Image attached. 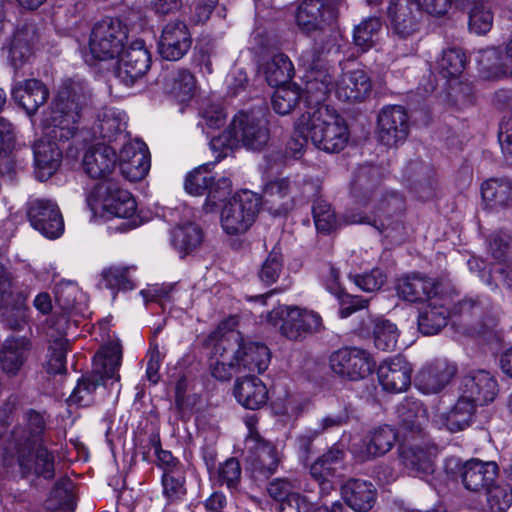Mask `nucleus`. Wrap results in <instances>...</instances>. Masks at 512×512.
Segmentation results:
<instances>
[{
  "label": "nucleus",
  "mask_w": 512,
  "mask_h": 512,
  "mask_svg": "<svg viewBox=\"0 0 512 512\" xmlns=\"http://www.w3.org/2000/svg\"><path fill=\"white\" fill-rule=\"evenodd\" d=\"M91 103V90L82 80H65L43 120V136L34 146L35 173L40 181L59 168L62 150L59 143L69 141L79 130L84 111Z\"/></svg>",
  "instance_id": "1"
},
{
  "label": "nucleus",
  "mask_w": 512,
  "mask_h": 512,
  "mask_svg": "<svg viewBox=\"0 0 512 512\" xmlns=\"http://www.w3.org/2000/svg\"><path fill=\"white\" fill-rule=\"evenodd\" d=\"M377 181V169H359L351 186L356 207L346 211L342 220L344 224L371 225L387 237L394 238V234L403 229L399 215L404 210V200L397 193L377 191Z\"/></svg>",
  "instance_id": "2"
},
{
  "label": "nucleus",
  "mask_w": 512,
  "mask_h": 512,
  "mask_svg": "<svg viewBox=\"0 0 512 512\" xmlns=\"http://www.w3.org/2000/svg\"><path fill=\"white\" fill-rule=\"evenodd\" d=\"M297 129L308 133L311 143L326 153H339L349 140L346 121L329 106L308 107L297 119Z\"/></svg>",
  "instance_id": "3"
},
{
  "label": "nucleus",
  "mask_w": 512,
  "mask_h": 512,
  "mask_svg": "<svg viewBox=\"0 0 512 512\" xmlns=\"http://www.w3.org/2000/svg\"><path fill=\"white\" fill-rule=\"evenodd\" d=\"M269 139L270 130L263 117L253 112L240 111L233 117L227 130L213 138L210 145L214 150L222 148L221 154L226 156L225 150H234L238 147L261 151L266 147Z\"/></svg>",
  "instance_id": "4"
},
{
  "label": "nucleus",
  "mask_w": 512,
  "mask_h": 512,
  "mask_svg": "<svg viewBox=\"0 0 512 512\" xmlns=\"http://www.w3.org/2000/svg\"><path fill=\"white\" fill-rule=\"evenodd\" d=\"M332 44L327 47H320L316 43L314 48L303 51L301 60L307 67L305 74V103L306 109L311 106H324L328 94L336 86L334 71L324 61L321 60V54L330 53L331 51L339 52L341 36L334 32L330 35Z\"/></svg>",
  "instance_id": "5"
},
{
  "label": "nucleus",
  "mask_w": 512,
  "mask_h": 512,
  "mask_svg": "<svg viewBox=\"0 0 512 512\" xmlns=\"http://www.w3.org/2000/svg\"><path fill=\"white\" fill-rule=\"evenodd\" d=\"M89 208L96 213L102 209L104 216L122 218L115 229L120 232H126L138 226V221L132 218L136 212V201L125 189H122L116 182L103 181L95 185L87 196Z\"/></svg>",
  "instance_id": "6"
},
{
  "label": "nucleus",
  "mask_w": 512,
  "mask_h": 512,
  "mask_svg": "<svg viewBox=\"0 0 512 512\" xmlns=\"http://www.w3.org/2000/svg\"><path fill=\"white\" fill-rule=\"evenodd\" d=\"M121 359L122 351L117 345H110L98 353L94 357L92 374L78 381L68 401L80 406L91 405L95 401L97 388L100 386L106 387L109 380H112L111 385L119 382L118 370Z\"/></svg>",
  "instance_id": "7"
},
{
  "label": "nucleus",
  "mask_w": 512,
  "mask_h": 512,
  "mask_svg": "<svg viewBox=\"0 0 512 512\" xmlns=\"http://www.w3.org/2000/svg\"><path fill=\"white\" fill-rule=\"evenodd\" d=\"M267 319L272 325L279 326L281 335L292 341H300L322 328L318 313L297 306H278L269 312Z\"/></svg>",
  "instance_id": "8"
},
{
  "label": "nucleus",
  "mask_w": 512,
  "mask_h": 512,
  "mask_svg": "<svg viewBox=\"0 0 512 512\" xmlns=\"http://www.w3.org/2000/svg\"><path fill=\"white\" fill-rule=\"evenodd\" d=\"M261 206V198L254 192L242 190L223 207L221 226L225 233H245L255 221Z\"/></svg>",
  "instance_id": "9"
},
{
  "label": "nucleus",
  "mask_w": 512,
  "mask_h": 512,
  "mask_svg": "<svg viewBox=\"0 0 512 512\" xmlns=\"http://www.w3.org/2000/svg\"><path fill=\"white\" fill-rule=\"evenodd\" d=\"M127 40V29L118 19L97 22L90 33L89 51L95 60L105 61L118 56Z\"/></svg>",
  "instance_id": "10"
},
{
  "label": "nucleus",
  "mask_w": 512,
  "mask_h": 512,
  "mask_svg": "<svg viewBox=\"0 0 512 512\" xmlns=\"http://www.w3.org/2000/svg\"><path fill=\"white\" fill-rule=\"evenodd\" d=\"M184 187L192 195L207 194L203 207L207 212H210L217 205V202L222 201L230 194L232 183L225 176L215 179L208 171L207 166H200L187 175Z\"/></svg>",
  "instance_id": "11"
},
{
  "label": "nucleus",
  "mask_w": 512,
  "mask_h": 512,
  "mask_svg": "<svg viewBox=\"0 0 512 512\" xmlns=\"http://www.w3.org/2000/svg\"><path fill=\"white\" fill-rule=\"evenodd\" d=\"M437 448L425 436L413 437L399 447L401 464L412 476L423 477L433 473Z\"/></svg>",
  "instance_id": "12"
},
{
  "label": "nucleus",
  "mask_w": 512,
  "mask_h": 512,
  "mask_svg": "<svg viewBox=\"0 0 512 512\" xmlns=\"http://www.w3.org/2000/svg\"><path fill=\"white\" fill-rule=\"evenodd\" d=\"M118 56L115 76L126 86L135 84L150 69L151 56L143 40H135L123 47Z\"/></svg>",
  "instance_id": "13"
},
{
  "label": "nucleus",
  "mask_w": 512,
  "mask_h": 512,
  "mask_svg": "<svg viewBox=\"0 0 512 512\" xmlns=\"http://www.w3.org/2000/svg\"><path fill=\"white\" fill-rule=\"evenodd\" d=\"M330 367L339 377L357 381L369 376L374 367L371 355L360 348L345 347L331 354Z\"/></svg>",
  "instance_id": "14"
},
{
  "label": "nucleus",
  "mask_w": 512,
  "mask_h": 512,
  "mask_svg": "<svg viewBox=\"0 0 512 512\" xmlns=\"http://www.w3.org/2000/svg\"><path fill=\"white\" fill-rule=\"evenodd\" d=\"M27 216L32 227L47 238H58L64 231L59 207L50 199H30L27 203Z\"/></svg>",
  "instance_id": "15"
},
{
  "label": "nucleus",
  "mask_w": 512,
  "mask_h": 512,
  "mask_svg": "<svg viewBox=\"0 0 512 512\" xmlns=\"http://www.w3.org/2000/svg\"><path fill=\"white\" fill-rule=\"evenodd\" d=\"M342 0H303L298 6L296 23L305 33L324 29L338 17L337 5Z\"/></svg>",
  "instance_id": "16"
},
{
  "label": "nucleus",
  "mask_w": 512,
  "mask_h": 512,
  "mask_svg": "<svg viewBox=\"0 0 512 512\" xmlns=\"http://www.w3.org/2000/svg\"><path fill=\"white\" fill-rule=\"evenodd\" d=\"M344 457L343 447L336 443L310 465L309 474L318 483L321 498L329 495L335 489L334 479L339 475Z\"/></svg>",
  "instance_id": "17"
},
{
  "label": "nucleus",
  "mask_w": 512,
  "mask_h": 512,
  "mask_svg": "<svg viewBox=\"0 0 512 512\" xmlns=\"http://www.w3.org/2000/svg\"><path fill=\"white\" fill-rule=\"evenodd\" d=\"M16 458L21 473L26 475L35 474L45 479L54 476L55 459L42 443L38 445H27L15 447Z\"/></svg>",
  "instance_id": "18"
},
{
  "label": "nucleus",
  "mask_w": 512,
  "mask_h": 512,
  "mask_svg": "<svg viewBox=\"0 0 512 512\" xmlns=\"http://www.w3.org/2000/svg\"><path fill=\"white\" fill-rule=\"evenodd\" d=\"M408 133V115L402 106L382 108L378 115V136L384 145L396 146L407 138Z\"/></svg>",
  "instance_id": "19"
},
{
  "label": "nucleus",
  "mask_w": 512,
  "mask_h": 512,
  "mask_svg": "<svg viewBox=\"0 0 512 512\" xmlns=\"http://www.w3.org/2000/svg\"><path fill=\"white\" fill-rule=\"evenodd\" d=\"M191 44V34L185 22L174 20L163 27L158 51L162 58L177 61L189 51Z\"/></svg>",
  "instance_id": "20"
},
{
  "label": "nucleus",
  "mask_w": 512,
  "mask_h": 512,
  "mask_svg": "<svg viewBox=\"0 0 512 512\" xmlns=\"http://www.w3.org/2000/svg\"><path fill=\"white\" fill-rule=\"evenodd\" d=\"M121 174L129 181L142 180L150 169L147 145L140 140L123 145L118 157Z\"/></svg>",
  "instance_id": "21"
},
{
  "label": "nucleus",
  "mask_w": 512,
  "mask_h": 512,
  "mask_svg": "<svg viewBox=\"0 0 512 512\" xmlns=\"http://www.w3.org/2000/svg\"><path fill=\"white\" fill-rule=\"evenodd\" d=\"M459 390L475 406L492 402L499 391L496 379L485 370L473 371L463 377Z\"/></svg>",
  "instance_id": "22"
},
{
  "label": "nucleus",
  "mask_w": 512,
  "mask_h": 512,
  "mask_svg": "<svg viewBox=\"0 0 512 512\" xmlns=\"http://www.w3.org/2000/svg\"><path fill=\"white\" fill-rule=\"evenodd\" d=\"M226 339H234L239 349L236 361L239 362L241 371L262 373L268 367L270 361V352L266 345L246 341L238 331H230L225 334Z\"/></svg>",
  "instance_id": "23"
},
{
  "label": "nucleus",
  "mask_w": 512,
  "mask_h": 512,
  "mask_svg": "<svg viewBox=\"0 0 512 512\" xmlns=\"http://www.w3.org/2000/svg\"><path fill=\"white\" fill-rule=\"evenodd\" d=\"M387 14L400 37L406 38L418 31L421 8L416 0H390Z\"/></svg>",
  "instance_id": "24"
},
{
  "label": "nucleus",
  "mask_w": 512,
  "mask_h": 512,
  "mask_svg": "<svg viewBox=\"0 0 512 512\" xmlns=\"http://www.w3.org/2000/svg\"><path fill=\"white\" fill-rule=\"evenodd\" d=\"M411 373L410 364L400 355L383 361L377 371L381 386L391 393L405 391L410 386Z\"/></svg>",
  "instance_id": "25"
},
{
  "label": "nucleus",
  "mask_w": 512,
  "mask_h": 512,
  "mask_svg": "<svg viewBox=\"0 0 512 512\" xmlns=\"http://www.w3.org/2000/svg\"><path fill=\"white\" fill-rule=\"evenodd\" d=\"M239 349L234 339H226L225 334L217 340L212 349L210 362L211 374L214 378L226 381L232 376V371L241 372L239 362L236 361Z\"/></svg>",
  "instance_id": "26"
},
{
  "label": "nucleus",
  "mask_w": 512,
  "mask_h": 512,
  "mask_svg": "<svg viewBox=\"0 0 512 512\" xmlns=\"http://www.w3.org/2000/svg\"><path fill=\"white\" fill-rule=\"evenodd\" d=\"M39 40V29L34 21L25 20L17 25L10 46L11 63L15 69L29 60Z\"/></svg>",
  "instance_id": "27"
},
{
  "label": "nucleus",
  "mask_w": 512,
  "mask_h": 512,
  "mask_svg": "<svg viewBox=\"0 0 512 512\" xmlns=\"http://www.w3.org/2000/svg\"><path fill=\"white\" fill-rule=\"evenodd\" d=\"M476 406L463 395L449 409L437 408L433 421L440 427L455 433L469 427L472 423Z\"/></svg>",
  "instance_id": "28"
},
{
  "label": "nucleus",
  "mask_w": 512,
  "mask_h": 512,
  "mask_svg": "<svg viewBox=\"0 0 512 512\" xmlns=\"http://www.w3.org/2000/svg\"><path fill=\"white\" fill-rule=\"evenodd\" d=\"M248 426L249 435L245 440V445L255 455L254 469L263 476L268 477L275 473L279 465L277 451L270 442L264 440L258 432L252 429L250 422H248Z\"/></svg>",
  "instance_id": "29"
},
{
  "label": "nucleus",
  "mask_w": 512,
  "mask_h": 512,
  "mask_svg": "<svg viewBox=\"0 0 512 512\" xmlns=\"http://www.w3.org/2000/svg\"><path fill=\"white\" fill-rule=\"evenodd\" d=\"M498 466L493 461L471 459L465 462L461 469V479L464 487L471 492L487 490L496 480Z\"/></svg>",
  "instance_id": "30"
},
{
  "label": "nucleus",
  "mask_w": 512,
  "mask_h": 512,
  "mask_svg": "<svg viewBox=\"0 0 512 512\" xmlns=\"http://www.w3.org/2000/svg\"><path fill=\"white\" fill-rule=\"evenodd\" d=\"M13 100L21 106L29 115L36 113L49 97L48 88L37 79H27L14 84L12 91Z\"/></svg>",
  "instance_id": "31"
},
{
  "label": "nucleus",
  "mask_w": 512,
  "mask_h": 512,
  "mask_svg": "<svg viewBox=\"0 0 512 512\" xmlns=\"http://www.w3.org/2000/svg\"><path fill=\"white\" fill-rule=\"evenodd\" d=\"M397 440V433L389 425H383L372 430L363 440L362 445L353 452L361 460H369L374 457L382 456L389 452Z\"/></svg>",
  "instance_id": "32"
},
{
  "label": "nucleus",
  "mask_w": 512,
  "mask_h": 512,
  "mask_svg": "<svg viewBox=\"0 0 512 512\" xmlns=\"http://www.w3.org/2000/svg\"><path fill=\"white\" fill-rule=\"evenodd\" d=\"M82 165L85 173L91 178H104L116 165L115 149L105 144L91 146L83 156Z\"/></svg>",
  "instance_id": "33"
},
{
  "label": "nucleus",
  "mask_w": 512,
  "mask_h": 512,
  "mask_svg": "<svg viewBox=\"0 0 512 512\" xmlns=\"http://www.w3.org/2000/svg\"><path fill=\"white\" fill-rule=\"evenodd\" d=\"M372 89L370 78L361 69L344 73L337 80L335 93L340 100L355 102L362 101L370 94Z\"/></svg>",
  "instance_id": "34"
},
{
  "label": "nucleus",
  "mask_w": 512,
  "mask_h": 512,
  "mask_svg": "<svg viewBox=\"0 0 512 512\" xmlns=\"http://www.w3.org/2000/svg\"><path fill=\"white\" fill-rule=\"evenodd\" d=\"M341 495L345 503L356 512L369 511L377 497V491L370 482L350 479L341 486Z\"/></svg>",
  "instance_id": "35"
},
{
  "label": "nucleus",
  "mask_w": 512,
  "mask_h": 512,
  "mask_svg": "<svg viewBox=\"0 0 512 512\" xmlns=\"http://www.w3.org/2000/svg\"><path fill=\"white\" fill-rule=\"evenodd\" d=\"M455 374L454 364L438 360L419 372L417 385L424 393H437L450 383Z\"/></svg>",
  "instance_id": "36"
},
{
  "label": "nucleus",
  "mask_w": 512,
  "mask_h": 512,
  "mask_svg": "<svg viewBox=\"0 0 512 512\" xmlns=\"http://www.w3.org/2000/svg\"><path fill=\"white\" fill-rule=\"evenodd\" d=\"M30 351L31 342L27 338L6 339L0 352L2 370L10 376H16L28 360Z\"/></svg>",
  "instance_id": "37"
},
{
  "label": "nucleus",
  "mask_w": 512,
  "mask_h": 512,
  "mask_svg": "<svg viewBox=\"0 0 512 512\" xmlns=\"http://www.w3.org/2000/svg\"><path fill=\"white\" fill-rule=\"evenodd\" d=\"M396 291L408 302L430 300L436 296V282L421 274L406 275L398 280Z\"/></svg>",
  "instance_id": "38"
},
{
  "label": "nucleus",
  "mask_w": 512,
  "mask_h": 512,
  "mask_svg": "<svg viewBox=\"0 0 512 512\" xmlns=\"http://www.w3.org/2000/svg\"><path fill=\"white\" fill-rule=\"evenodd\" d=\"M450 309L447 299L434 296L421 310L418 317V328L424 335L437 334L447 324Z\"/></svg>",
  "instance_id": "39"
},
{
  "label": "nucleus",
  "mask_w": 512,
  "mask_h": 512,
  "mask_svg": "<svg viewBox=\"0 0 512 512\" xmlns=\"http://www.w3.org/2000/svg\"><path fill=\"white\" fill-rule=\"evenodd\" d=\"M234 394L243 407L251 410L261 408L268 400V390L265 384L252 375L236 380Z\"/></svg>",
  "instance_id": "40"
},
{
  "label": "nucleus",
  "mask_w": 512,
  "mask_h": 512,
  "mask_svg": "<svg viewBox=\"0 0 512 512\" xmlns=\"http://www.w3.org/2000/svg\"><path fill=\"white\" fill-rule=\"evenodd\" d=\"M481 196L491 209L512 206V180L507 177H492L481 185Z\"/></svg>",
  "instance_id": "41"
},
{
  "label": "nucleus",
  "mask_w": 512,
  "mask_h": 512,
  "mask_svg": "<svg viewBox=\"0 0 512 512\" xmlns=\"http://www.w3.org/2000/svg\"><path fill=\"white\" fill-rule=\"evenodd\" d=\"M24 428L15 432V447L38 445L43 442V435L46 429V420L44 415L34 409H29L24 413Z\"/></svg>",
  "instance_id": "42"
},
{
  "label": "nucleus",
  "mask_w": 512,
  "mask_h": 512,
  "mask_svg": "<svg viewBox=\"0 0 512 512\" xmlns=\"http://www.w3.org/2000/svg\"><path fill=\"white\" fill-rule=\"evenodd\" d=\"M126 128L125 114L114 109H104L97 114L92 126L95 137L112 141Z\"/></svg>",
  "instance_id": "43"
},
{
  "label": "nucleus",
  "mask_w": 512,
  "mask_h": 512,
  "mask_svg": "<svg viewBox=\"0 0 512 512\" xmlns=\"http://www.w3.org/2000/svg\"><path fill=\"white\" fill-rule=\"evenodd\" d=\"M168 92L180 103H188L195 96L197 83L194 75L187 69L172 72L165 81Z\"/></svg>",
  "instance_id": "44"
},
{
  "label": "nucleus",
  "mask_w": 512,
  "mask_h": 512,
  "mask_svg": "<svg viewBox=\"0 0 512 512\" xmlns=\"http://www.w3.org/2000/svg\"><path fill=\"white\" fill-rule=\"evenodd\" d=\"M203 241L202 229L194 223L176 226L171 232V243L181 254L187 255L196 250Z\"/></svg>",
  "instance_id": "45"
},
{
  "label": "nucleus",
  "mask_w": 512,
  "mask_h": 512,
  "mask_svg": "<svg viewBox=\"0 0 512 512\" xmlns=\"http://www.w3.org/2000/svg\"><path fill=\"white\" fill-rule=\"evenodd\" d=\"M264 73L270 86L280 87L291 80L294 75V66L288 56L278 53L264 65Z\"/></svg>",
  "instance_id": "46"
},
{
  "label": "nucleus",
  "mask_w": 512,
  "mask_h": 512,
  "mask_svg": "<svg viewBox=\"0 0 512 512\" xmlns=\"http://www.w3.org/2000/svg\"><path fill=\"white\" fill-rule=\"evenodd\" d=\"M46 504L51 510L73 511L75 506L74 483L67 477L57 480L50 491Z\"/></svg>",
  "instance_id": "47"
},
{
  "label": "nucleus",
  "mask_w": 512,
  "mask_h": 512,
  "mask_svg": "<svg viewBox=\"0 0 512 512\" xmlns=\"http://www.w3.org/2000/svg\"><path fill=\"white\" fill-rule=\"evenodd\" d=\"M382 22L377 17H369L355 26L353 42L362 52H366L376 45L382 32Z\"/></svg>",
  "instance_id": "48"
},
{
  "label": "nucleus",
  "mask_w": 512,
  "mask_h": 512,
  "mask_svg": "<svg viewBox=\"0 0 512 512\" xmlns=\"http://www.w3.org/2000/svg\"><path fill=\"white\" fill-rule=\"evenodd\" d=\"M398 413L402 429L417 434L416 437L424 436L422 427L426 422V411L418 402L406 401L400 405Z\"/></svg>",
  "instance_id": "49"
},
{
  "label": "nucleus",
  "mask_w": 512,
  "mask_h": 512,
  "mask_svg": "<svg viewBox=\"0 0 512 512\" xmlns=\"http://www.w3.org/2000/svg\"><path fill=\"white\" fill-rule=\"evenodd\" d=\"M400 331L396 324L388 319L378 318L374 321L373 339L377 349L394 351L397 347Z\"/></svg>",
  "instance_id": "50"
},
{
  "label": "nucleus",
  "mask_w": 512,
  "mask_h": 512,
  "mask_svg": "<svg viewBox=\"0 0 512 512\" xmlns=\"http://www.w3.org/2000/svg\"><path fill=\"white\" fill-rule=\"evenodd\" d=\"M242 469L236 458H229L220 463L210 475L211 480L219 486H226L230 491H237L241 482Z\"/></svg>",
  "instance_id": "51"
},
{
  "label": "nucleus",
  "mask_w": 512,
  "mask_h": 512,
  "mask_svg": "<svg viewBox=\"0 0 512 512\" xmlns=\"http://www.w3.org/2000/svg\"><path fill=\"white\" fill-rule=\"evenodd\" d=\"M469 30L477 35H484L493 26V13L488 0H482L468 10Z\"/></svg>",
  "instance_id": "52"
},
{
  "label": "nucleus",
  "mask_w": 512,
  "mask_h": 512,
  "mask_svg": "<svg viewBox=\"0 0 512 512\" xmlns=\"http://www.w3.org/2000/svg\"><path fill=\"white\" fill-rule=\"evenodd\" d=\"M313 219L317 231L328 234L341 226L331 205L324 199H317L312 206Z\"/></svg>",
  "instance_id": "53"
},
{
  "label": "nucleus",
  "mask_w": 512,
  "mask_h": 512,
  "mask_svg": "<svg viewBox=\"0 0 512 512\" xmlns=\"http://www.w3.org/2000/svg\"><path fill=\"white\" fill-rule=\"evenodd\" d=\"M129 272V267L111 266L106 268L102 271L100 284L110 289L113 295L120 290H132L134 286Z\"/></svg>",
  "instance_id": "54"
},
{
  "label": "nucleus",
  "mask_w": 512,
  "mask_h": 512,
  "mask_svg": "<svg viewBox=\"0 0 512 512\" xmlns=\"http://www.w3.org/2000/svg\"><path fill=\"white\" fill-rule=\"evenodd\" d=\"M465 62V54L460 49L451 48L443 51L437 61V68L443 77L453 78L462 73Z\"/></svg>",
  "instance_id": "55"
},
{
  "label": "nucleus",
  "mask_w": 512,
  "mask_h": 512,
  "mask_svg": "<svg viewBox=\"0 0 512 512\" xmlns=\"http://www.w3.org/2000/svg\"><path fill=\"white\" fill-rule=\"evenodd\" d=\"M283 512H343L344 507L340 501H335L331 506L318 503H310L304 496H293L290 502H286Z\"/></svg>",
  "instance_id": "56"
},
{
  "label": "nucleus",
  "mask_w": 512,
  "mask_h": 512,
  "mask_svg": "<svg viewBox=\"0 0 512 512\" xmlns=\"http://www.w3.org/2000/svg\"><path fill=\"white\" fill-rule=\"evenodd\" d=\"M69 341L60 337L51 343L48 360L46 362V371L48 374H62L66 371V353Z\"/></svg>",
  "instance_id": "57"
},
{
  "label": "nucleus",
  "mask_w": 512,
  "mask_h": 512,
  "mask_svg": "<svg viewBox=\"0 0 512 512\" xmlns=\"http://www.w3.org/2000/svg\"><path fill=\"white\" fill-rule=\"evenodd\" d=\"M300 99L296 86L284 85L277 88L272 97V107L280 115L289 114Z\"/></svg>",
  "instance_id": "58"
},
{
  "label": "nucleus",
  "mask_w": 512,
  "mask_h": 512,
  "mask_svg": "<svg viewBox=\"0 0 512 512\" xmlns=\"http://www.w3.org/2000/svg\"><path fill=\"white\" fill-rule=\"evenodd\" d=\"M185 474V468L162 474L163 493L168 500L177 501L186 494Z\"/></svg>",
  "instance_id": "59"
},
{
  "label": "nucleus",
  "mask_w": 512,
  "mask_h": 512,
  "mask_svg": "<svg viewBox=\"0 0 512 512\" xmlns=\"http://www.w3.org/2000/svg\"><path fill=\"white\" fill-rule=\"evenodd\" d=\"M512 250V235L499 232L492 234L488 243V252L492 258L506 266Z\"/></svg>",
  "instance_id": "60"
},
{
  "label": "nucleus",
  "mask_w": 512,
  "mask_h": 512,
  "mask_svg": "<svg viewBox=\"0 0 512 512\" xmlns=\"http://www.w3.org/2000/svg\"><path fill=\"white\" fill-rule=\"evenodd\" d=\"M487 502L491 511L505 512L512 504V488L507 485H494L486 490Z\"/></svg>",
  "instance_id": "61"
},
{
  "label": "nucleus",
  "mask_w": 512,
  "mask_h": 512,
  "mask_svg": "<svg viewBox=\"0 0 512 512\" xmlns=\"http://www.w3.org/2000/svg\"><path fill=\"white\" fill-rule=\"evenodd\" d=\"M264 193L268 197L277 196L279 198H284L286 196H291L292 199L303 194V192L300 191L299 183L292 181L289 178H280L270 181L266 184Z\"/></svg>",
  "instance_id": "62"
},
{
  "label": "nucleus",
  "mask_w": 512,
  "mask_h": 512,
  "mask_svg": "<svg viewBox=\"0 0 512 512\" xmlns=\"http://www.w3.org/2000/svg\"><path fill=\"white\" fill-rule=\"evenodd\" d=\"M503 57L496 63L485 67L486 77L499 79L512 76V37L504 44Z\"/></svg>",
  "instance_id": "63"
},
{
  "label": "nucleus",
  "mask_w": 512,
  "mask_h": 512,
  "mask_svg": "<svg viewBox=\"0 0 512 512\" xmlns=\"http://www.w3.org/2000/svg\"><path fill=\"white\" fill-rule=\"evenodd\" d=\"M282 270V254L279 249L273 248L267 259L262 264L259 272L260 280L267 284H273L279 278Z\"/></svg>",
  "instance_id": "64"
}]
</instances>
